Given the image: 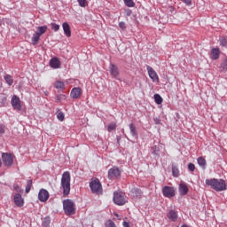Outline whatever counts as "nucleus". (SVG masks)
<instances>
[{"label": "nucleus", "instance_id": "obj_1", "mask_svg": "<svg viewBox=\"0 0 227 227\" xmlns=\"http://www.w3.org/2000/svg\"><path fill=\"white\" fill-rule=\"evenodd\" d=\"M206 185L213 188L216 192L226 191V181L223 179H206Z\"/></svg>", "mask_w": 227, "mask_h": 227}, {"label": "nucleus", "instance_id": "obj_2", "mask_svg": "<svg viewBox=\"0 0 227 227\" xmlns=\"http://www.w3.org/2000/svg\"><path fill=\"white\" fill-rule=\"evenodd\" d=\"M70 173L68 171H65L62 174L61 181H60V189L63 191L64 198H67L68 194H70Z\"/></svg>", "mask_w": 227, "mask_h": 227}, {"label": "nucleus", "instance_id": "obj_3", "mask_svg": "<svg viewBox=\"0 0 227 227\" xmlns=\"http://www.w3.org/2000/svg\"><path fill=\"white\" fill-rule=\"evenodd\" d=\"M63 210L66 215H74L75 214V206L74 200L67 199L63 200Z\"/></svg>", "mask_w": 227, "mask_h": 227}, {"label": "nucleus", "instance_id": "obj_4", "mask_svg": "<svg viewBox=\"0 0 227 227\" xmlns=\"http://www.w3.org/2000/svg\"><path fill=\"white\" fill-rule=\"evenodd\" d=\"M90 188L94 194H102V184L100 180L94 179L90 183Z\"/></svg>", "mask_w": 227, "mask_h": 227}, {"label": "nucleus", "instance_id": "obj_5", "mask_svg": "<svg viewBox=\"0 0 227 227\" xmlns=\"http://www.w3.org/2000/svg\"><path fill=\"white\" fill-rule=\"evenodd\" d=\"M114 202L115 205H119L120 207L125 205L127 203V198L121 192H114Z\"/></svg>", "mask_w": 227, "mask_h": 227}, {"label": "nucleus", "instance_id": "obj_6", "mask_svg": "<svg viewBox=\"0 0 227 227\" xmlns=\"http://www.w3.org/2000/svg\"><path fill=\"white\" fill-rule=\"evenodd\" d=\"M121 177V170L118 167H113L108 170L109 180H118Z\"/></svg>", "mask_w": 227, "mask_h": 227}, {"label": "nucleus", "instance_id": "obj_7", "mask_svg": "<svg viewBox=\"0 0 227 227\" xmlns=\"http://www.w3.org/2000/svg\"><path fill=\"white\" fill-rule=\"evenodd\" d=\"M2 160L6 167L12 166L13 164V155L8 153H2Z\"/></svg>", "mask_w": 227, "mask_h": 227}, {"label": "nucleus", "instance_id": "obj_8", "mask_svg": "<svg viewBox=\"0 0 227 227\" xmlns=\"http://www.w3.org/2000/svg\"><path fill=\"white\" fill-rule=\"evenodd\" d=\"M175 188L172 186H164L162 188V194L165 198H173L175 197Z\"/></svg>", "mask_w": 227, "mask_h": 227}, {"label": "nucleus", "instance_id": "obj_9", "mask_svg": "<svg viewBox=\"0 0 227 227\" xmlns=\"http://www.w3.org/2000/svg\"><path fill=\"white\" fill-rule=\"evenodd\" d=\"M147 72L150 79H152L153 82H159V75L157 74V72H155L152 67L147 66Z\"/></svg>", "mask_w": 227, "mask_h": 227}, {"label": "nucleus", "instance_id": "obj_10", "mask_svg": "<svg viewBox=\"0 0 227 227\" xmlns=\"http://www.w3.org/2000/svg\"><path fill=\"white\" fill-rule=\"evenodd\" d=\"M49 192L45 189H41L38 193V200L39 201H42L43 203H45L47 200H49Z\"/></svg>", "mask_w": 227, "mask_h": 227}, {"label": "nucleus", "instance_id": "obj_11", "mask_svg": "<svg viewBox=\"0 0 227 227\" xmlns=\"http://www.w3.org/2000/svg\"><path fill=\"white\" fill-rule=\"evenodd\" d=\"M11 104L13 109H17V111H20V109H22V106H20V98L15 95L12 97Z\"/></svg>", "mask_w": 227, "mask_h": 227}, {"label": "nucleus", "instance_id": "obj_12", "mask_svg": "<svg viewBox=\"0 0 227 227\" xmlns=\"http://www.w3.org/2000/svg\"><path fill=\"white\" fill-rule=\"evenodd\" d=\"M109 69H110V74H111L112 77H114V79H118V77L120 76V71L118 70V67H116V65L111 63Z\"/></svg>", "mask_w": 227, "mask_h": 227}, {"label": "nucleus", "instance_id": "obj_13", "mask_svg": "<svg viewBox=\"0 0 227 227\" xmlns=\"http://www.w3.org/2000/svg\"><path fill=\"white\" fill-rule=\"evenodd\" d=\"M50 67L51 68H54L55 70L58 68H61V61H59V59L58 57H54L50 60Z\"/></svg>", "mask_w": 227, "mask_h": 227}, {"label": "nucleus", "instance_id": "obj_14", "mask_svg": "<svg viewBox=\"0 0 227 227\" xmlns=\"http://www.w3.org/2000/svg\"><path fill=\"white\" fill-rule=\"evenodd\" d=\"M167 217L171 221L172 223H176L178 221V212L170 209L167 215Z\"/></svg>", "mask_w": 227, "mask_h": 227}, {"label": "nucleus", "instance_id": "obj_15", "mask_svg": "<svg viewBox=\"0 0 227 227\" xmlns=\"http://www.w3.org/2000/svg\"><path fill=\"white\" fill-rule=\"evenodd\" d=\"M13 200L17 207H24V199H22V195H20V193H16Z\"/></svg>", "mask_w": 227, "mask_h": 227}, {"label": "nucleus", "instance_id": "obj_16", "mask_svg": "<svg viewBox=\"0 0 227 227\" xmlns=\"http://www.w3.org/2000/svg\"><path fill=\"white\" fill-rule=\"evenodd\" d=\"M221 56V50L219 48H213L211 50L210 58L215 61Z\"/></svg>", "mask_w": 227, "mask_h": 227}, {"label": "nucleus", "instance_id": "obj_17", "mask_svg": "<svg viewBox=\"0 0 227 227\" xmlns=\"http://www.w3.org/2000/svg\"><path fill=\"white\" fill-rule=\"evenodd\" d=\"M64 34L67 38L72 36V30H70V25L67 22H64L62 24Z\"/></svg>", "mask_w": 227, "mask_h": 227}, {"label": "nucleus", "instance_id": "obj_18", "mask_svg": "<svg viewBox=\"0 0 227 227\" xmlns=\"http://www.w3.org/2000/svg\"><path fill=\"white\" fill-rule=\"evenodd\" d=\"M189 192V187H187V184H179V194L181 196H185Z\"/></svg>", "mask_w": 227, "mask_h": 227}, {"label": "nucleus", "instance_id": "obj_19", "mask_svg": "<svg viewBox=\"0 0 227 227\" xmlns=\"http://www.w3.org/2000/svg\"><path fill=\"white\" fill-rule=\"evenodd\" d=\"M81 97V88H74L71 90V98H79Z\"/></svg>", "mask_w": 227, "mask_h": 227}, {"label": "nucleus", "instance_id": "obj_20", "mask_svg": "<svg viewBox=\"0 0 227 227\" xmlns=\"http://www.w3.org/2000/svg\"><path fill=\"white\" fill-rule=\"evenodd\" d=\"M133 198H141L143 196V192H141L140 189L138 188H133L131 191H130Z\"/></svg>", "mask_w": 227, "mask_h": 227}, {"label": "nucleus", "instance_id": "obj_21", "mask_svg": "<svg viewBox=\"0 0 227 227\" xmlns=\"http://www.w3.org/2000/svg\"><path fill=\"white\" fill-rule=\"evenodd\" d=\"M197 162L199 164V166L203 168L206 169L207 168V160H205V158L203 157H199L197 159Z\"/></svg>", "mask_w": 227, "mask_h": 227}, {"label": "nucleus", "instance_id": "obj_22", "mask_svg": "<svg viewBox=\"0 0 227 227\" xmlns=\"http://www.w3.org/2000/svg\"><path fill=\"white\" fill-rule=\"evenodd\" d=\"M47 32V26H41L37 27V31L35 32L39 36L44 35Z\"/></svg>", "mask_w": 227, "mask_h": 227}, {"label": "nucleus", "instance_id": "obj_23", "mask_svg": "<svg viewBox=\"0 0 227 227\" xmlns=\"http://www.w3.org/2000/svg\"><path fill=\"white\" fill-rule=\"evenodd\" d=\"M4 79L5 82H6V84H8V86H12V84H13V77L12 75L5 74L4 76Z\"/></svg>", "mask_w": 227, "mask_h": 227}, {"label": "nucleus", "instance_id": "obj_24", "mask_svg": "<svg viewBox=\"0 0 227 227\" xmlns=\"http://www.w3.org/2000/svg\"><path fill=\"white\" fill-rule=\"evenodd\" d=\"M129 130L132 137H137V131L136 130V126L134 125V123L129 124Z\"/></svg>", "mask_w": 227, "mask_h": 227}, {"label": "nucleus", "instance_id": "obj_25", "mask_svg": "<svg viewBox=\"0 0 227 227\" xmlns=\"http://www.w3.org/2000/svg\"><path fill=\"white\" fill-rule=\"evenodd\" d=\"M40 36L36 32L32 36V45H37L40 41Z\"/></svg>", "mask_w": 227, "mask_h": 227}, {"label": "nucleus", "instance_id": "obj_26", "mask_svg": "<svg viewBox=\"0 0 227 227\" xmlns=\"http://www.w3.org/2000/svg\"><path fill=\"white\" fill-rule=\"evenodd\" d=\"M54 88H56L57 90H65V82L61 81H57L54 83Z\"/></svg>", "mask_w": 227, "mask_h": 227}, {"label": "nucleus", "instance_id": "obj_27", "mask_svg": "<svg viewBox=\"0 0 227 227\" xmlns=\"http://www.w3.org/2000/svg\"><path fill=\"white\" fill-rule=\"evenodd\" d=\"M172 175L176 177H178L180 175V170H178V167L176 165H172Z\"/></svg>", "mask_w": 227, "mask_h": 227}, {"label": "nucleus", "instance_id": "obj_28", "mask_svg": "<svg viewBox=\"0 0 227 227\" xmlns=\"http://www.w3.org/2000/svg\"><path fill=\"white\" fill-rule=\"evenodd\" d=\"M219 69L221 72H227V59H225L220 65Z\"/></svg>", "mask_w": 227, "mask_h": 227}, {"label": "nucleus", "instance_id": "obj_29", "mask_svg": "<svg viewBox=\"0 0 227 227\" xmlns=\"http://www.w3.org/2000/svg\"><path fill=\"white\" fill-rule=\"evenodd\" d=\"M33 187V180H27V186H26V189H25V192H29L31 191V188Z\"/></svg>", "mask_w": 227, "mask_h": 227}, {"label": "nucleus", "instance_id": "obj_30", "mask_svg": "<svg viewBox=\"0 0 227 227\" xmlns=\"http://www.w3.org/2000/svg\"><path fill=\"white\" fill-rule=\"evenodd\" d=\"M124 4L128 6V8H134V6H136L134 0H124Z\"/></svg>", "mask_w": 227, "mask_h": 227}, {"label": "nucleus", "instance_id": "obj_31", "mask_svg": "<svg viewBox=\"0 0 227 227\" xmlns=\"http://www.w3.org/2000/svg\"><path fill=\"white\" fill-rule=\"evenodd\" d=\"M219 42H220L221 47H224L225 49H227V37H221L219 39Z\"/></svg>", "mask_w": 227, "mask_h": 227}, {"label": "nucleus", "instance_id": "obj_32", "mask_svg": "<svg viewBox=\"0 0 227 227\" xmlns=\"http://www.w3.org/2000/svg\"><path fill=\"white\" fill-rule=\"evenodd\" d=\"M154 102L160 106V104H162V97L159 94H154Z\"/></svg>", "mask_w": 227, "mask_h": 227}, {"label": "nucleus", "instance_id": "obj_33", "mask_svg": "<svg viewBox=\"0 0 227 227\" xmlns=\"http://www.w3.org/2000/svg\"><path fill=\"white\" fill-rule=\"evenodd\" d=\"M43 227H51V217H45L43 222Z\"/></svg>", "mask_w": 227, "mask_h": 227}, {"label": "nucleus", "instance_id": "obj_34", "mask_svg": "<svg viewBox=\"0 0 227 227\" xmlns=\"http://www.w3.org/2000/svg\"><path fill=\"white\" fill-rule=\"evenodd\" d=\"M63 100H67V95L65 94H59L56 98V102H63Z\"/></svg>", "mask_w": 227, "mask_h": 227}, {"label": "nucleus", "instance_id": "obj_35", "mask_svg": "<svg viewBox=\"0 0 227 227\" xmlns=\"http://www.w3.org/2000/svg\"><path fill=\"white\" fill-rule=\"evenodd\" d=\"M77 3L81 8H86V5L88 4V0H77Z\"/></svg>", "mask_w": 227, "mask_h": 227}, {"label": "nucleus", "instance_id": "obj_36", "mask_svg": "<svg viewBox=\"0 0 227 227\" xmlns=\"http://www.w3.org/2000/svg\"><path fill=\"white\" fill-rule=\"evenodd\" d=\"M108 132H113V130H116V123H110L107 127Z\"/></svg>", "mask_w": 227, "mask_h": 227}, {"label": "nucleus", "instance_id": "obj_37", "mask_svg": "<svg viewBox=\"0 0 227 227\" xmlns=\"http://www.w3.org/2000/svg\"><path fill=\"white\" fill-rule=\"evenodd\" d=\"M159 152H160V149L157 145L153 146V155H159Z\"/></svg>", "mask_w": 227, "mask_h": 227}, {"label": "nucleus", "instance_id": "obj_38", "mask_svg": "<svg viewBox=\"0 0 227 227\" xmlns=\"http://www.w3.org/2000/svg\"><path fill=\"white\" fill-rule=\"evenodd\" d=\"M119 27L120 29H121L122 31H125L127 29V24L124 21H121L119 23Z\"/></svg>", "mask_w": 227, "mask_h": 227}, {"label": "nucleus", "instance_id": "obj_39", "mask_svg": "<svg viewBox=\"0 0 227 227\" xmlns=\"http://www.w3.org/2000/svg\"><path fill=\"white\" fill-rule=\"evenodd\" d=\"M57 118L59 121H63L65 120V114H63L62 112H59L57 114Z\"/></svg>", "mask_w": 227, "mask_h": 227}, {"label": "nucleus", "instance_id": "obj_40", "mask_svg": "<svg viewBox=\"0 0 227 227\" xmlns=\"http://www.w3.org/2000/svg\"><path fill=\"white\" fill-rule=\"evenodd\" d=\"M4 132H6V127H4L3 124H0V137L4 134Z\"/></svg>", "mask_w": 227, "mask_h": 227}, {"label": "nucleus", "instance_id": "obj_41", "mask_svg": "<svg viewBox=\"0 0 227 227\" xmlns=\"http://www.w3.org/2000/svg\"><path fill=\"white\" fill-rule=\"evenodd\" d=\"M51 29L53 31H59V25H58L56 23H51Z\"/></svg>", "mask_w": 227, "mask_h": 227}, {"label": "nucleus", "instance_id": "obj_42", "mask_svg": "<svg viewBox=\"0 0 227 227\" xmlns=\"http://www.w3.org/2000/svg\"><path fill=\"white\" fill-rule=\"evenodd\" d=\"M188 169H189V171L193 172L196 169V166H194L193 163H189L188 164Z\"/></svg>", "mask_w": 227, "mask_h": 227}, {"label": "nucleus", "instance_id": "obj_43", "mask_svg": "<svg viewBox=\"0 0 227 227\" xmlns=\"http://www.w3.org/2000/svg\"><path fill=\"white\" fill-rule=\"evenodd\" d=\"M106 227H116V224L114 223V222L108 220L106 223Z\"/></svg>", "mask_w": 227, "mask_h": 227}, {"label": "nucleus", "instance_id": "obj_44", "mask_svg": "<svg viewBox=\"0 0 227 227\" xmlns=\"http://www.w3.org/2000/svg\"><path fill=\"white\" fill-rule=\"evenodd\" d=\"M182 3H184V4H186V6H191V4H192V1L191 0H181Z\"/></svg>", "mask_w": 227, "mask_h": 227}, {"label": "nucleus", "instance_id": "obj_45", "mask_svg": "<svg viewBox=\"0 0 227 227\" xmlns=\"http://www.w3.org/2000/svg\"><path fill=\"white\" fill-rule=\"evenodd\" d=\"M127 17H130L132 15V11L130 9L126 10Z\"/></svg>", "mask_w": 227, "mask_h": 227}, {"label": "nucleus", "instance_id": "obj_46", "mask_svg": "<svg viewBox=\"0 0 227 227\" xmlns=\"http://www.w3.org/2000/svg\"><path fill=\"white\" fill-rule=\"evenodd\" d=\"M122 226L123 227H129V222H123Z\"/></svg>", "mask_w": 227, "mask_h": 227}, {"label": "nucleus", "instance_id": "obj_47", "mask_svg": "<svg viewBox=\"0 0 227 227\" xmlns=\"http://www.w3.org/2000/svg\"><path fill=\"white\" fill-rule=\"evenodd\" d=\"M154 121H155L156 125H159V123H160V120H159V119H155Z\"/></svg>", "mask_w": 227, "mask_h": 227}, {"label": "nucleus", "instance_id": "obj_48", "mask_svg": "<svg viewBox=\"0 0 227 227\" xmlns=\"http://www.w3.org/2000/svg\"><path fill=\"white\" fill-rule=\"evenodd\" d=\"M2 24H3V23L0 21V27L2 26Z\"/></svg>", "mask_w": 227, "mask_h": 227}]
</instances>
